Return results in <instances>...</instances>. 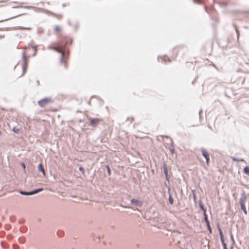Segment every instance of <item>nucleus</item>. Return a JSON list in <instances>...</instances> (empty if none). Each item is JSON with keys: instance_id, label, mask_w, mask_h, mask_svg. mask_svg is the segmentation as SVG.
I'll return each instance as SVG.
<instances>
[{"instance_id": "20e7f679", "label": "nucleus", "mask_w": 249, "mask_h": 249, "mask_svg": "<svg viewBox=\"0 0 249 249\" xmlns=\"http://www.w3.org/2000/svg\"><path fill=\"white\" fill-rule=\"evenodd\" d=\"M200 151L202 152V156L205 158L206 160V163L208 165L210 162V156L209 153L206 151V149L204 148H201Z\"/></svg>"}, {"instance_id": "4be33fe9", "label": "nucleus", "mask_w": 249, "mask_h": 249, "mask_svg": "<svg viewBox=\"0 0 249 249\" xmlns=\"http://www.w3.org/2000/svg\"><path fill=\"white\" fill-rule=\"evenodd\" d=\"M221 242V243H222V246L223 247V249H228V248L227 247V245L225 243V241H222Z\"/></svg>"}, {"instance_id": "6ab92c4d", "label": "nucleus", "mask_w": 249, "mask_h": 249, "mask_svg": "<svg viewBox=\"0 0 249 249\" xmlns=\"http://www.w3.org/2000/svg\"><path fill=\"white\" fill-rule=\"evenodd\" d=\"M169 201L171 204H173L174 200L171 194H170V195L169 196Z\"/></svg>"}, {"instance_id": "c756f323", "label": "nucleus", "mask_w": 249, "mask_h": 249, "mask_svg": "<svg viewBox=\"0 0 249 249\" xmlns=\"http://www.w3.org/2000/svg\"><path fill=\"white\" fill-rule=\"evenodd\" d=\"M203 212V213H204V217L205 216V215H207L206 214V209L204 207L203 208V210H202Z\"/></svg>"}, {"instance_id": "37998d69", "label": "nucleus", "mask_w": 249, "mask_h": 249, "mask_svg": "<svg viewBox=\"0 0 249 249\" xmlns=\"http://www.w3.org/2000/svg\"><path fill=\"white\" fill-rule=\"evenodd\" d=\"M66 4H65V3H64V4H62V6H63V7H65V6H66Z\"/></svg>"}, {"instance_id": "09e8293b", "label": "nucleus", "mask_w": 249, "mask_h": 249, "mask_svg": "<svg viewBox=\"0 0 249 249\" xmlns=\"http://www.w3.org/2000/svg\"><path fill=\"white\" fill-rule=\"evenodd\" d=\"M68 23H69V24L70 25V23L69 21H68Z\"/></svg>"}, {"instance_id": "4c0bfd02", "label": "nucleus", "mask_w": 249, "mask_h": 249, "mask_svg": "<svg viewBox=\"0 0 249 249\" xmlns=\"http://www.w3.org/2000/svg\"><path fill=\"white\" fill-rule=\"evenodd\" d=\"M231 240L232 241V242H233V244L234 241L233 236H232V234H231Z\"/></svg>"}, {"instance_id": "e433bc0d", "label": "nucleus", "mask_w": 249, "mask_h": 249, "mask_svg": "<svg viewBox=\"0 0 249 249\" xmlns=\"http://www.w3.org/2000/svg\"><path fill=\"white\" fill-rule=\"evenodd\" d=\"M33 48H34V49L35 50V52L33 53V56H35L36 54V47H33Z\"/></svg>"}, {"instance_id": "f3484780", "label": "nucleus", "mask_w": 249, "mask_h": 249, "mask_svg": "<svg viewBox=\"0 0 249 249\" xmlns=\"http://www.w3.org/2000/svg\"><path fill=\"white\" fill-rule=\"evenodd\" d=\"M241 210H243V211L244 212V213L245 214H247V210H246V208L245 205H241Z\"/></svg>"}, {"instance_id": "aec40b11", "label": "nucleus", "mask_w": 249, "mask_h": 249, "mask_svg": "<svg viewBox=\"0 0 249 249\" xmlns=\"http://www.w3.org/2000/svg\"><path fill=\"white\" fill-rule=\"evenodd\" d=\"M52 14L56 18H58V19H60L62 18V15H57L56 14H54V13H52Z\"/></svg>"}, {"instance_id": "58836bf2", "label": "nucleus", "mask_w": 249, "mask_h": 249, "mask_svg": "<svg viewBox=\"0 0 249 249\" xmlns=\"http://www.w3.org/2000/svg\"><path fill=\"white\" fill-rule=\"evenodd\" d=\"M202 109H200V110H199V117H200V118H201V113H202Z\"/></svg>"}, {"instance_id": "2f4dec72", "label": "nucleus", "mask_w": 249, "mask_h": 249, "mask_svg": "<svg viewBox=\"0 0 249 249\" xmlns=\"http://www.w3.org/2000/svg\"><path fill=\"white\" fill-rule=\"evenodd\" d=\"M217 229H218V231H219V233L222 232V230H221V228H220V227L219 225H218V226H217Z\"/></svg>"}, {"instance_id": "f257e3e1", "label": "nucleus", "mask_w": 249, "mask_h": 249, "mask_svg": "<svg viewBox=\"0 0 249 249\" xmlns=\"http://www.w3.org/2000/svg\"><path fill=\"white\" fill-rule=\"evenodd\" d=\"M70 39L67 37H62L59 39V44H57V46H48L49 49H52L61 53L60 62L63 61L65 58L66 51L65 45H66Z\"/></svg>"}, {"instance_id": "49530a36", "label": "nucleus", "mask_w": 249, "mask_h": 249, "mask_svg": "<svg viewBox=\"0 0 249 249\" xmlns=\"http://www.w3.org/2000/svg\"><path fill=\"white\" fill-rule=\"evenodd\" d=\"M71 42H72V41H71V40H70V44H71Z\"/></svg>"}, {"instance_id": "c9c22d12", "label": "nucleus", "mask_w": 249, "mask_h": 249, "mask_svg": "<svg viewBox=\"0 0 249 249\" xmlns=\"http://www.w3.org/2000/svg\"><path fill=\"white\" fill-rule=\"evenodd\" d=\"M165 176L166 179L167 181H169V178L168 175H165Z\"/></svg>"}, {"instance_id": "0eeeda50", "label": "nucleus", "mask_w": 249, "mask_h": 249, "mask_svg": "<svg viewBox=\"0 0 249 249\" xmlns=\"http://www.w3.org/2000/svg\"><path fill=\"white\" fill-rule=\"evenodd\" d=\"M246 195L244 191L241 194V197L239 199V203L240 205H245L246 200Z\"/></svg>"}, {"instance_id": "ddd939ff", "label": "nucleus", "mask_w": 249, "mask_h": 249, "mask_svg": "<svg viewBox=\"0 0 249 249\" xmlns=\"http://www.w3.org/2000/svg\"><path fill=\"white\" fill-rule=\"evenodd\" d=\"M14 8H26V9H31L33 8L32 6H15V7H13Z\"/></svg>"}, {"instance_id": "1a4fd4ad", "label": "nucleus", "mask_w": 249, "mask_h": 249, "mask_svg": "<svg viewBox=\"0 0 249 249\" xmlns=\"http://www.w3.org/2000/svg\"><path fill=\"white\" fill-rule=\"evenodd\" d=\"M38 170L41 172L44 176L45 175V171L44 169L43 166L41 163H39L38 165Z\"/></svg>"}, {"instance_id": "473e14b6", "label": "nucleus", "mask_w": 249, "mask_h": 249, "mask_svg": "<svg viewBox=\"0 0 249 249\" xmlns=\"http://www.w3.org/2000/svg\"><path fill=\"white\" fill-rule=\"evenodd\" d=\"M170 192H171V188L169 186H168V193L169 194V196L170 195V194H171Z\"/></svg>"}, {"instance_id": "ea45409f", "label": "nucleus", "mask_w": 249, "mask_h": 249, "mask_svg": "<svg viewBox=\"0 0 249 249\" xmlns=\"http://www.w3.org/2000/svg\"><path fill=\"white\" fill-rule=\"evenodd\" d=\"M132 120H133V118H131V120L129 118H127V120L130 121V123H131Z\"/></svg>"}, {"instance_id": "5701e85b", "label": "nucleus", "mask_w": 249, "mask_h": 249, "mask_svg": "<svg viewBox=\"0 0 249 249\" xmlns=\"http://www.w3.org/2000/svg\"><path fill=\"white\" fill-rule=\"evenodd\" d=\"M219 236H220V237L221 241H224V235H223V234L222 232L219 233Z\"/></svg>"}, {"instance_id": "de8ad7c7", "label": "nucleus", "mask_w": 249, "mask_h": 249, "mask_svg": "<svg viewBox=\"0 0 249 249\" xmlns=\"http://www.w3.org/2000/svg\"><path fill=\"white\" fill-rule=\"evenodd\" d=\"M47 4H49H49H50V2H47Z\"/></svg>"}, {"instance_id": "6e6552de", "label": "nucleus", "mask_w": 249, "mask_h": 249, "mask_svg": "<svg viewBox=\"0 0 249 249\" xmlns=\"http://www.w3.org/2000/svg\"><path fill=\"white\" fill-rule=\"evenodd\" d=\"M204 220L206 222L207 227L208 228V230L210 233H212V228L210 226V223L208 218V215H205V216L204 217Z\"/></svg>"}, {"instance_id": "a18cd8bd", "label": "nucleus", "mask_w": 249, "mask_h": 249, "mask_svg": "<svg viewBox=\"0 0 249 249\" xmlns=\"http://www.w3.org/2000/svg\"><path fill=\"white\" fill-rule=\"evenodd\" d=\"M233 249V245H232V246H231V247L230 248V249Z\"/></svg>"}, {"instance_id": "bb28decb", "label": "nucleus", "mask_w": 249, "mask_h": 249, "mask_svg": "<svg viewBox=\"0 0 249 249\" xmlns=\"http://www.w3.org/2000/svg\"><path fill=\"white\" fill-rule=\"evenodd\" d=\"M235 30L236 31V33L237 34V38L239 37V30H238V29L237 28V27L235 26Z\"/></svg>"}, {"instance_id": "c03bdc74", "label": "nucleus", "mask_w": 249, "mask_h": 249, "mask_svg": "<svg viewBox=\"0 0 249 249\" xmlns=\"http://www.w3.org/2000/svg\"><path fill=\"white\" fill-rule=\"evenodd\" d=\"M196 195H194V199H196Z\"/></svg>"}, {"instance_id": "2eb2a0df", "label": "nucleus", "mask_w": 249, "mask_h": 249, "mask_svg": "<svg viewBox=\"0 0 249 249\" xmlns=\"http://www.w3.org/2000/svg\"><path fill=\"white\" fill-rule=\"evenodd\" d=\"M169 149L171 151V153L172 154H174L175 151V150L174 149V145H173V142L171 141V144H170V146L169 147Z\"/></svg>"}, {"instance_id": "f8f14e48", "label": "nucleus", "mask_w": 249, "mask_h": 249, "mask_svg": "<svg viewBox=\"0 0 249 249\" xmlns=\"http://www.w3.org/2000/svg\"><path fill=\"white\" fill-rule=\"evenodd\" d=\"M162 167L163 168V171H164V173L165 175H168V174L167 165H166V164L165 162H163Z\"/></svg>"}, {"instance_id": "412c9836", "label": "nucleus", "mask_w": 249, "mask_h": 249, "mask_svg": "<svg viewBox=\"0 0 249 249\" xmlns=\"http://www.w3.org/2000/svg\"><path fill=\"white\" fill-rule=\"evenodd\" d=\"M54 31L56 32H59L61 31V28L59 26L57 25L54 28Z\"/></svg>"}, {"instance_id": "79ce46f5", "label": "nucleus", "mask_w": 249, "mask_h": 249, "mask_svg": "<svg viewBox=\"0 0 249 249\" xmlns=\"http://www.w3.org/2000/svg\"><path fill=\"white\" fill-rule=\"evenodd\" d=\"M167 61H168L169 62H171V59H170L169 58H167Z\"/></svg>"}, {"instance_id": "9b49d317", "label": "nucleus", "mask_w": 249, "mask_h": 249, "mask_svg": "<svg viewBox=\"0 0 249 249\" xmlns=\"http://www.w3.org/2000/svg\"><path fill=\"white\" fill-rule=\"evenodd\" d=\"M19 193L24 196H31V191L30 192H27V191H20Z\"/></svg>"}, {"instance_id": "dca6fc26", "label": "nucleus", "mask_w": 249, "mask_h": 249, "mask_svg": "<svg viewBox=\"0 0 249 249\" xmlns=\"http://www.w3.org/2000/svg\"><path fill=\"white\" fill-rule=\"evenodd\" d=\"M120 206L122 207L123 208H130V209H133V210H134L135 211L137 210V209H135L133 207H131L130 206H128V205H124L123 204H122L120 205Z\"/></svg>"}, {"instance_id": "cd10ccee", "label": "nucleus", "mask_w": 249, "mask_h": 249, "mask_svg": "<svg viewBox=\"0 0 249 249\" xmlns=\"http://www.w3.org/2000/svg\"><path fill=\"white\" fill-rule=\"evenodd\" d=\"M106 168H107V173L109 175H110V168L109 167V166L108 165H107L106 166Z\"/></svg>"}, {"instance_id": "72a5a7b5", "label": "nucleus", "mask_w": 249, "mask_h": 249, "mask_svg": "<svg viewBox=\"0 0 249 249\" xmlns=\"http://www.w3.org/2000/svg\"><path fill=\"white\" fill-rule=\"evenodd\" d=\"M18 29H28V30H30L31 29L30 28H24V27H19L18 28Z\"/></svg>"}, {"instance_id": "7c9ffc66", "label": "nucleus", "mask_w": 249, "mask_h": 249, "mask_svg": "<svg viewBox=\"0 0 249 249\" xmlns=\"http://www.w3.org/2000/svg\"><path fill=\"white\" fill-rule=\"evenodd\" d=\"M13 131L14 132L18 133V132L19 131V129L18 128H16L15 127H14L13 129Z\"/></svg>"}, {"instance_id": "7ed1b4c3", "label": "nucleus", "mask_w": 249, "mask_h": 249, "mask_svg": "<svg viewBox=\"0 0 249 249\" xmlns=\"http://www.w3.org/2000/svg\"><path fill=\"white\" fill-rule=\"evenodd\" d=\"M52 99L51 98H45L42 99L38 102V105L40 107H44L48 104L49 103L52 102Z\"/></svg>"}, {"instance_id": "393cba45", "label": "nucleus", "mask_w": 249, "mask_h": 249, "mask_svg": "<svg viewBox=\"0 0 249 249\" xmlns=\"http://www.w3.org/2000/svg\"><path fill=\"white\" fill-rule=\"evenodd\" d=\"M199 206L201 210H203V208H204V205H203L201 201H200L199 202Z\"/></svg>"}, {"instance_id": "a19ab883", "label": "nucleus", "mask_w": 249, "mask_h": 249, "mask_svg": "<svg viewBox=\"0 0 249 249\" xmlns=\"http://www.w3.org/2000/svg\"><path fill=\"white\" fill-rule=\"evenodd\" d=\"M177 51V49H176V48H174V49H173V52H176Z\"/></svg>"}, {"instance_id": "9d476101", "label": "nucleus", "mask_w": 249, "mask_h": 249, "mask_svg": "<svg viewBox=\"0 0 249 249\" xmlns=\"http://www.w3.org/2000/svg\"><path fill=\"white\" fill-rule=\"evenodd\" d=\"M43 190V189L42 188H39L36 189H35L31 191V194L32 195L36 194L37 193H38Z\"/></svg>"}, {"instance_id": "a878e982", "label": "nucleus", "mask_w": 249, "mask_h": 249, "mask_svg": "<svg viewBox=\"0 0 249 249\" xmlns=\"http://www.w3.org/2000/svg\"><path fill=\"white\" fill-rule=\"evenodd\" d=\"M193 1L197 3L200 4L203 2V0H193Z\"/></svg>"}, {"instance_id": "39448f33", "label": "nucleus", "mask_w": 249, "mask_h": 249, "mask_svg": "<svg viewBox=\"0 0 249 249\" xmlns=\"http://www.w3.org/2000/svg\"><path fill=\"white\" fill-rule=\"evenodd\" d=\"M89 120L90 121V125L93 127L96 126L98 125V124L101 121V119H98V118H89Z\"/></svg>"}, {"instance_id": "423d86ee", "label": "nucleus", "mask_w": 249, "mask_h": 249, "mask_svg": "<svg viewBox=\"0 0 249 249\" xmlns=\"http://www.w3.org/2000/svg\"><path fill=\"white\" fill-rule=\"evenodd\" d=\"M130 202L131 204H133L135 206L137 207H141L142 205V201L135 199H131L130 200Z\"/></svg>"}, {"instance_id": "b1692460", "label": "nucleus", "mask_w": 249, "mask_h": 249, "mask_svg": "<svg viewBox=\"0 0 249 249\" xmlns=\"http://www.w3.org/2000/svg\"><path fill=\"white\" fill-rule=\"evenodd\" d=\"M166 58H167V56H164L163 57H161L160 59H161L162 62L164 61L165 63H166Z\"/></svg>"}, {"instance_id": "f704fd0d", "label": "nucleus", "mask_w": 249, "mask_h": 249, "mask_svg": "<svg viewBox=\"0 0 249 249\" xmlns=\"http://www.w3.org/2000/svg\"><path fill=\"white\" fill-rule=\"evenodd\" d=\"M21 166L23 167V169H25L26 168V165L24 163H21Z\"/></svg>"}, {"instance_id": "4468645a", "label": "nucleus", "mask_w": 249, "mask_h": 249, "mask_svg": "<svg viewBox=\"0 0 249 249\" xmlns=\"http://www.w3.org/2000/svg\"><path fill=\"white\" fill-rule=\"evenodd\" d=\"M243 172L245 174L249 176V166H246L244 167L243 169Z\"/></svg>"}, {"instance_id": "f03ea898", "label": "nucleus", "mask_w": 249, "mask_h": 249, "mask_svg": "<svg viewBox=\"0 0 249 249\" xmlns=\"http://www.w3.org/2000/svg\"><path fill=\"white\" fill-rule=\"evenodd\" d=\"M22 58L23 59V63L22 65V74L21 76H22L26 72L27 67H28V62L26 59V56L25 51L22 52Z\"/></svg>"}, {"instance_id": "a211bd4d", "label": "nucleus", "mask_w": 249, "mask_h": 249, "mask_svg": "<svg viewBox=\"0 0 249 249\" xmlns=\"http://www.w3.org/2000/svg\"><path fill=\"white\" fill-rule=\"evenodd\" d=\"M232 159L233 161H244V159H243L236 158L235 157H233L232 158Z\"/></svg>"}, {"instance_id": "c85d7f7f", "label": "nucleus", "mask_w": 249, "mask_h": 249, "mask_svg": "<svg viewBox=\"0 0 249 249\" xmlns=\"http://www.w3.org/2000/svg\"><path fill=\"white\" fill-rule=\"evenodd\" d=\"M79 170L82 172L83 174H84L85 170L82 167H80L79 168Z\"/></svg>"}]
</instances>
